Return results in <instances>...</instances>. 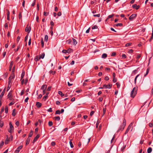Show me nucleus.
<instances>
[{
    "label": "nucleus",
    "instance_id": "1",
    "mask_svg": "<svg viewBox=\"0 0 153 153\" xmlns=\"http://www.w3.org/2000/svg\"><path fill=\"white\" fill-rule=\"evenodd\" d=\"M126 121L125 119H124L123 120V122L122 123V125L120 126L119 128L118 129L117 132H119L120 131H123L125 126H126Z\"/></svg>",
    "mask_w": 153,
    "mask_h": 153
},
{
    "label": "nucleus",
    "instance_id": "2",
    "mask_svg": "<svg viewBox=\"0 0 153 153\" xmlns=\"http://www.w3.org/2000/svg\"><path fill=\"white\" fill-rule=\"evenodd\" d=\"M137 88L134 87L132 90L131 94V97L134 98L137 94Z\"/></svg>",
    "mask_w": 153,
    "mask_h": 153
},
{
    "label": "nucleus",
    "instance_id": "3",
    "mask_svg": "<svg viewBox=\"0 0 153 153\" xmlns=\"http://www.w3.org/2000/svg\"><path fill=\"white\" fill-rule=\"evenodd\" d=\"M9 126L10 128V129L8 130V131L9 132L11 133L13 132V127L11 122H10L9 123Z\"/></svg>",
    "mask_w": 153,
    "mask_h": 153
},
{
    "label": "nucleus",
    "instance_id": "4",
    "mask_svg": "<svg viewBox=\"0 0 153 153\" xmlns=\"http://www.w3.org/2000/svg\"><path fill=\"white\" fill-rule=\"evenodd\" d=\"M134 123V122H131L128 126V127L127 129L126 130L129 131L130 130V129L132 128L131 129V131L133 129V127L132 126Z\"/></svg>",
    "mask_w": 153,
    "mask_h": 153
},
{
    "label": "nucleus",
    "instance_id": "5",
    "mask_svg": "<svg viewBox=\"0 0 153 153\" xmlns=\"http://www.w3.org/2000/svg\"><path fill=\"white\" fill-rule=\"evenodd\" d=\"M112 84H108L107 85H106V84H104L103 86V88H108V89H110L111 88V87L112 86Z\"/></svg>",
    "mask_w": 153,
    "mask_h": 153
},
{
    "label": "nucleus",
    "instance_id": "6",
    "mask_svg": "<svg viewBox=\"0 0 153 153\" xmlns=\"http://www.w3.org/2000/svg\"><path fill=\"white\" fill-rule=\"evenodd\" d=\"M28 25H27V27H26L25 28V30L26 32H28V33H29L31 30V27L30 26L28 27Z\"/></svg>",
    "mask_w": 153,
    "mask_h": 153
},
{
    "label": "nucleus",
    "instance_id": "7",
    "mask_svg": "<svg viewBox=\"0 0 153 153\" xmlns=\"http://www.w3.org/2000/svg\"><path fill=\"white\" fill-rule=\"evenodd\" d=\"M136 16H137V14H132L129 17V19L130 20H131L134 18L136 17Z\"/></svg>",
    "mask_w": 153,
    "mask_h": 153
},
{
    "label": "nucleus",
    "instance_id": "8",
    "mask_svg": "<svg viewBox=\"0 0 153 153\" xmlns=\"http://www.w3.org/2000/svg\"><path fill=\"white\" fill-rule=\"evenodd\" d=\"M15 75L14 73H12V74L9 77L8 80H11L14 78Z\"/></svg>",
    "mask_w": 153,
    "mask_h": 153
},
{
    "label": "nucleus",
    "instance_id": "9",
    "mask_svg": "<svg viewBox=\"0 0 153 153\" xmlns=\"http://www.w3.org/2000/svg\"><path fill=\"white\" fill-rule=\"evenodd\" d=\"M40 137V135H39V134H38L36 136V137L34 138V140H33V143H34L38 139L39 137Z\"/></svg>",
    "mask_w": 153,
    "mask_h": 153
},
{
    "label": "nucleus",
    "instance_id": "10",
    "mask_svg": "<svg viewBox=\"0 0 153 153\" xmlns=\"http://www.w3.org/2000/svg\"><path fill=\"white\" fill-rule=\"evenodd\" d=\"M22 147L23 146H19L18 148H17V149L15 150V153H18L20 151L19 150L22 149Z\"/></svg>",
    "mask_w": 153,
    "mask_h": 153
},
{
    "label": "nucleus",
    "instance_id": "11",
    "mask_svg": "<svg viewBox=\"0 0 153 153\" xmlns=\"http://www.w3.org/2000/svg\"><path fill=\"white\" fill-rule=\"evenodd\" d=\"M5 91V88H4L3 90V91L1 93V95H0V100H1L2 97H3V96H4V94Z\"/></svg>",
    "mask_w": 153,
    "mask_h": 153
},
{
    "label": "nucleus",
    "instance_id": "12",
    "mask_svg": "<svg viewBox=\"0 0 153 153\" xmlns=\"http://www.w3.org/2000/svg\"><path fill=\"white\" fill-rule=\"evenodd\" d=\"M47 88V85H42L41 87V89L42 90H46Z\"/></svg>",
    "mask_w": 153,
    "mask_h": 153
},
{
    "label": "nucleus",
    "instance_id": "13",
    "mask_svg": "<svg viewBox=\"0 0 153 153\" xmlns=\"http://www.w3.org/2000/svg\"><path fill=\"white\" fill-rule=\"evenodd\" d=\"M10 140V138H9L8 136H7V137L5 140V144H7L8 143V142Z\"/></svg>",
    "mask_w": 153,
    "mask_h": 153
},
{
    "label": "nucleus",
    "instance_id": "14",
    "mask_svg": "<svg viewBox=\"0 0 153 153\" xmlns=\"http://www.w3.org/2000/svg\"><path fill=\"white\" fill-rule=\"evenodd\" d=\"M132 7L134 8H135L136 10H138L140 8V6L137 5L136 4H134L132 5Z\"/></svg>",
    "mask_w": 153,
    "mask_h": 153
},
{
    "label": "nucleus",
    "instance_id": "15",
    "mask_svg": "<svg viewBox=\"0 0 153 153\" xmlns=\"http://www.w3.org/2000/svg\"><path fill=\"white\" fill-rule=\"evenodd\" d=\"M36 105L38 108H40L42 106V104L41 103H40L39 102H36Z\"/></svg>",
    "mask_w": 153,
    "mask_h": 153
},
{
    "label": "nucleus",
    "instance_id": "16",
    "mask_svg": "<svg viewBox=\"0 0 153 153\" xmlns=\"http://www.w3.org/2000/svg\"><path fill=\"white\" fill-rule=\"evenodd\" d=\"M30 138L28 137L26 141V143L25 145H27L28 144H29L30 141Z\"/></svg>",
    "mask_w": 153,
    "mask_h": 153
},
{
    "label": "nucleus",
    "instance_id": "17",
    "mask_svg": "<svg viewBox=\"0 0 153 153\" xmlns=\"http://www.w3.org/2000/svg\"><path fill=\"white\" fill-rule=\"evenodd\" d=\"M53 119L59 121L60 120V117L59 116H56L54 117Z\"/></svg>",
    "mask_w": 153,
    "mask_h": 153
},
{
    "label": "nucleus",
    "instance_id": "18",
    "mask_svg": "<svg viewBox=\"0 0 153 153\" xmlns=\"http://www.w3.org/2000/svg\"><path fill=\"white\" fill-rule=\"evenodd\" d=\"M13 61L11 62L10 63V68H9V71H10L11 70L13 66Z\"/></svg>",
    "mask_w": 153,
    "mask_h": 153
},
{
    "label": "nucleus",
    "instance_id": "19",
    "mask_svg": "<svg viewBox=\"0 0 153 153\" xmlns=\"http://www.w3.org/2000/svg\"><path fill=\"white\" fill-rule=\"evenodd\" d=\"M72 140V139L70 140V141L69 142V143L70 145V146L71 148H73L74 147V145L73 144L72 142L71 141Z\"/></svg>",
    "mask_w": 153,
    "mask_h": 153
},
{
    "label": "nucleus",
    "instance_id": "20",
    "mask_svg": "<svg viewBox=\"0 0 153 153\" xmlns=\"http://www.w3.org/2000/svg\"><path fill=\"white\" fill-rule=\"evenodd\" d=\"M12 94L11 93V91H10L8 94L7 95V98H8L10 97H12Z\"/></svg>",
    "mask_w": 153,
    "mask_h": 153
},
{
    "label": "nucleus",
    "instance_id": "21",
    "mask_svg": "<svg viewBox=\"0 0 153 153\" xmlns=\"http://www.w3.org/2000/svg\"><path fill=\"white\" fill-rule=\"evenodd\" d=\"M45 55L44 53H42L39 56V57H40V59H43Z\"/></svg>",
    "mask_w": 153,
    "mask_h": 153
},
{
    "label": "nucleus",
    "instance_id": "22",
    "mask_svg": "<svg viewBox=\"0 0 153 153\" xmlns=\"http://www.w3.org/2000/svg\"><path fill=\"white\" fill-rule=\"evenodd\" d=\"M33 131L32 130H31L30 132V133L29 134L28 137L30 138V137H32V135H33Z\"/></svg>",
    "mask_w": 153,
    "mask_h": 153
},
{
    "label": "nucleus",
    "instance_id": "23",
    "mask_svg": "<svg viewBox=\"0 0 153 153\" xmlns=\"http://www.w3.org/2000/svg\"><path fill=\"white\" fill-rule=\"evenodd\" d=\"M40 59V57H39L38 56H36L35 59V60L36 61H37L38 60H39Z\"/></svg>",
    "mask_w": 153,
    "mask_h": 153
},
{
    "label": "nucleus",
    "instance_id": "24",
    "mask_svg": "<svg viewBox=\"0 0 153 153\" xmlns=\"http://www.w3.org/2000/svg\"><path fill=\"white\" fill-rule=\"evenodd\" d=\"M41 42L42 45V48H43L44 47V43L43 42V38H41Z\"/></svg>",
    "mask_w": 153,
    "mask_h": 153
},
{
    "label": "nucleus",
    "instance_id": "25",
    "mask_svg": "<svg viewBox=\"0 0 153 153\" xmlns=\"http://www.w3.org/2000/svg\"><path fill=\"white\" fill-rule=\"evenodd\" d=\"M58 93L59 95H60L61 97H63L65 95V94H63L62 92L61 91H58Z\"/></svg>",
    "mask_w": 153,
    "mask_h": 153
},
{
    "label": "nucleus",
    "instance_id": "26",
    "mask_svg": "<svg viewBox=\"0 0 153 153\" xmlns=\"http://www.w3.org/2000/svg\"><path fill=\"white\" fill-rule=\"evenodd\" d=\"M152 148L151 147L149 148L147 150L148 153H150L152 151Z\"/></svg>",
    "mask_w": 153,
    "mask_h": 153
},
{
    "label": "nucleus",
    "instance_id": "27",
    "mask_svg": "<svg viewBox=\"0 0 153 153\" xmlns=\"http://www.w3.org/2000/svg\"><path fill=\"white\" fill-rule=\"evenodd\" d=\"M72 40L73 41V44L75 45H76L77 44V42L76 40L74 38H73Z\"/></svg>",
    "mask_w": 153,
    "mask_h": 153
},
{
    "label": "nucleus",
    "instance_id": "28",
    "mask_svg": "<svg viewBox=\"0 0 153 153\" xmlns=\"http://www.w3.org/2000/svg\"><path fill=\"white\" fill-rule=\"evenodd\" d=\"M107 54L106 53H103L102 54V57L103 58H105L107 57Z\"/></svg>",
    "mask_w": 153,
    "mask_h": 153
},
{
    "label": "nucleus",
    "instance_id": "29",
    "mask_svg": "<svg viewBox=\"0 0 153 153\" xmlns=\"http://www.w3.org/2000/svg\"><path fill=\"white\" fill-rule=\"evenodd\" d=\"M15 109H14L13 110L12 115L13 116V117H14L16 115V113L15 112Z\"/></svg>",
    "mask_w": 153,
    "mask_h": 153
},
{
    "label": "nucleus",
    "instance_id": "30",
    "mask_svg": "<svg viewBox=\"0 0 153 153\" xmlns=\"http://www.w3.org/2000/svg\"><path fill=\"white\" fill-rule=\"evenodd\" d=\"M123 25L122 23H117V24H115V26L117 27H118V26L121 27V26H123Z\"/></svg>",
    "mask_w": 153,
    "mask_h": 153
},
{
    "label": "nucleus",
    "instance_id": "31",
    "mask_svg": "<svg viewBox=\"0 0 153 153\" xmlns=\"http://www.w3.org/2000/svg\"><path fill=\"white\" fill-rule=\"evenodd\" d=\"M149 69L148 68L147 69L146 73V74L145 75H144V76H146L148 74V73L149 72Z\"/></svg>",
    "mask_w": 153,
    "mask_h": 153
},
{
    "label": "nucleus",
    "instance_id": "32",
    "mask_svg": "<svg viewBox=\"0 0 153 153\" xmlns=\"http://www.w3.org/2000/svg\"><path fill=\"white\" fill-rule=\"evenodd\" d=\"M60 113H61L59 110H56L55 112L56 114H59Z\"/></svg>",
    "mask_w": 153,
    "mask_h": 153
},
{
    "label": "nucleus",
    "instance_id": "33",
    "mask_svg": "<svg viewBox=\"0 0 153 153\" xmlns=\"http://www.w3.org/2000/svg\"><path fill=\"white\" fill-rule=\"evenodd\" d=\"M8 75V73L6 72L4 74V75L3 76L4 77V78H5L7 77Z\"/></svg>",
    "mask_w": 153,
    "mask_h": 153
},
{
    "label": "nucleus",
    "instance_id": "34",
    "mask_svg": "<svg viewBox=\"0 0 153 153\" xmlns=\"http://www.w3.org/2000/svg\"><path fill=\"white\" fill-rule=\"evenodd\" d=\"M106 108H103V114L102 115V116H103L104 115V114H105V112H106Z\"/></svg>",
    "mask_w": 153,
    "mask_h": 153
},
{
    "label": "nucleus",
    "instance_id": "35",
    "mask_svg": "<svg viewBox=\"0 0 153 153\" xmlns=\"http://www.w3.org/2000/svg\"><path fill=\"white\" fill-rule=\"evenodd\" d=\"M48 39V36L47 35H46L45 36L44 40L45 41H47Z\"/></svg>",
    "mask_w": 153,
    "mask_h": 153
},
{
    "label": "nucleus",
    "instance_id": "36",
    "mask_svg": "<svg viewBox=\"0 0 153 153\" xmlns=\"http://www.w3.org/2000/svg\"><path fill=\"white\" fill-rule=\"evenodd\" d=\"M25 75V72H22V73L21 75V79H23V78L24 76Z\"/></svg>",
    "mask_w": 153,
    "mask_h": 153
},
{
    "label": "nucleus",
    "instance_id": "37",
    "mask_svg": "<svg viewBox=\"0 0 153 153\" xmlns=\"http://www.w3.org/2000/svg\"><path fill=\"white\" fill-rule=\"evenodd\" d=\"M20 48V46L19 45L17 46V48L16 49H15V50H14L15 51V52H16L17 51H18L19 50Z\"/></svg>",
    "mask_w": 153,
    "mask_h": 153
},
{
    "label": "nucleus",
    "instance_id": "38",
    "mask_svg": "<svg viewBox=\"0 0 153 153\" xmlns=\"http://www.w3.org/2000/svg\"><path fill=\"white\" fill-rule=\"evenodd\" d=\"M5 113L7 114V113L8 112V107L7 106H6L5 107Z\"/></svg>",
    "mask_w": 153,
    "mask_h": 153
},
{
    "label": "nucleus",
    "instance_id": "39",
    "mask_svg": "<svg viewBox=\"0 0 153 153\" xmlns=\"http://www.w3.org/2000/svg\"><path fill=\"white\" fill-rule=\"evenodd\" d=\"M3 126V121H1V120H0V126L1 127Z\"/></svg>",
    "mask_w": 153,
    "mask_h": 153
},
{
    "label": "nucleus",
    "instance_id": "40",
    "mask_svg": "<svg viewBox=\"0 0 153 153\" xmlns=\"http://www.w3.org/2000/svg\"><path fill=\"white\" fill-rule=\"evenodd\" d=\"M53 123L52 121H49L48 122V125L49 126H51L53 125Z\"/></svg>",
    "mask_w": 153,
    "mask_h": 153
},
{
    "label": "nucleus",
    "instance_id": "41",
    "mask_svg": "<svg viewBox=\"0 0 153 153\" xmlns=\"http://www.w3.org/2000/svg\"><path fill=\"white\" fill-rule=\"evenodd\" d=\"M50 74H52V75H54L55 73V72L54 71H52V70H51L49 72Z\"/></svg>",
    "mask_w": 153,
    "mask_h": 153
},
{
    "label": "nucleus",
    "instance_id": "42",
    "mask_svg": "<svg viewBox=\"0 0 153 153\" xmlns=\"http://www.w3.org/2000/svg\"><path fill=\"white\" fill-rule=\"evenodd\" d=\"M93 16L94 17H99L100 16V14H94Z\"/></svg>",
    "mask_w": 153,
    "mask_h": 153
},
{
    "label": "nucleus",
    "instance_id": "43",
    "mask_svg": "<svg viewBox=\"0 0 153 153\" xmlns=\"http://www.w3.org/2000/svg\"><path fill=\"white\" fill-rule=\"evenodd\" d=\"M67 50V53H70L72 51V50L71 48H69Z\"/></svg>",
    "mask_w": 153,
    "mask_h": 153
},
{
    "label": "nucleus",
    "instance_id": "44",
    "mask_svg": "<svg viewBox=\"0 0 153 153\" xmlns=\"http://www.w3.org/2000/svg\"><path fill=\"white\" fill-rule=\"evenodd\" d=\"M116 84L117 85L118 88H119L120 87V85L119 82H117V83H116Z\"/></svg>",
    "mask_w": 153,
    "mask_h": 153
},
{
    "label": "nucleus",
    "instance_id": "45",
    "mask_svg": "<svg viewBox=\"0 0 153 153\" xmlns=\"http://www.w3.org/2000/svg\"><path fill=\"white\" fill-rule=\"evenodd\" d=\"M139 74H138L135 77V79H134V83L135 84H136V80H137V78L139 76Z\"/></svg>",
    "mask_w": 153,
    "mask_h": 153
},
{
    "label": "nucleus",
    "instance_id": "46",
    "mask_svg": "<svg viewBox=\"0 0 153 153\" xmlns=\"http://www.w3.org/2000/svg\"><path fill=\"white\" fill-rule=\"evenodd\" d=\"M131 44V43H128L126 44L125 45L126 47H128L130 46Z\"/></svg>",
    "mask_w": 153,
    "mask_h": 153
},
{
    "label": "nucleus",
    "instance_id": "47",
    "mask_svg": "<svg viewBox=\"0 0 153 153\" xmlns=\"http://www.w3.org/2000/svg\"><path fill=\"white\" fill-rule=\"evenodd\" d=\"M11 86V85H8V86L7 90V91H8L10 88Z\"/></svg>",
    "mask_w": 153,
    "mask_h": 153
},
{
    "label": "nucleus",
    "instance_id": "48",
    "mask_svg": "<svg viewBox=\"0 0 153 153\" xmlns=\"http://www.w3.org/2000/svg\"><path fill=\"white\" fill-rule=\"evenodd\" d=\"M4 144V142L2 141L1 143H0V148H1Z\"/></svg>",
    "mask_w": 153,
    "mask_h": 153
},
{
    "label": "nucleus",
    "instance_id": "49",
    "mask_svg": "<svg viewBox=\"0 0 153 153\" xmlns=\"http://www.w3.org/2000/svg\"><path fill=\"white\" fill-rule=\"evenodd\" d=\"M117 79L116 78H113V82H115L117 81Z\"/></svg>",
    "mask_w": 153,
    "mask_h": 153
},
{
    "label": "nucleus",
    "instance_id": "50",
    "mask_svg": "<svg viewBox=\"0 0 153 153\" xmlns=\"http://www.w3.org/2000/svg\"><path fill=\"white\" fill-rule=\"evenodd\" d=\"M15 103V102L13 101L11 102L9 104V106H11L13 105Z\"/></svg>",
    "mask_w": 153,
    "mask_h": 153
},
{
    "label": "nucleus",
    "instance_id": "51",
    "mask_svg": "<svg viewBox=\"0 0 153 153\" xmlns=\"http://www.w3.org/2000/svg\"><path fill=\"white\" fill-rule=\"evenodd\" d=\"M98 27L96 25H95L93 26L92 27V29H95L97 28Z\"/></svg>",
    "mask_w": 153,
    "mask_h": 153
},
{
    "label": "nucleus",
    "instance_id": "52",
    "mask_svg": "<svg viewBox=\"0 0 153 153\" xmlns=\"http://www.w3.org/2000/svg\"><path fill=\"white\" fill-rule=\"evenodd\" d=\"M48 13L46 12H44L43 13V15L45 16H47L48 15Z\"/></svg>",
    "mask_w": 153,
    "mask_h": 153
},
{
    "label": "nucleus",
    "instance_id": "53",
    "mask_svg": "<svg viewBox=\"0 0 153 153\" xmlns=\"http://www.w3.org/2000/svg\"><path fill=\"white\" fill-rule=\"evenodd\" d=\"M19 19H21L22 18V14L21 13H20L19 14Z\"/></svg>",
    "mask_w": 153,
    "mask_h": 153
},
{
    "label": "nucleus",
    "instance_id": "54",
    "mask_svg": "<svg viewBox=\"0 0 153 153\" xmlns=\"http://www.w3.org/2000/svg\"><path fill=\"white\" fill-rule=\"evenodd\" d=\"M38 131V128H36L35 129V131H34L35 133L37 134Z\"/></svg>",
    "mask_w": 153,
    "mask_h": 153
},
{
    "label": "nucleus",
    "instance_id": "55",
    "mask_svg": "<svg viewBox=\"0 0 153 153\" xmlns=\"http://www.w3.org/2000/svg\"><path fill=\"white\" fill-rule=\"evenodd\" d=\"M141 56V55L140 54H138L137 55V59H139L140 57Z\"/></svg>",
    "mask_w": 153,
    "mask_h": 153
},
{
    "label": "nucleus",
    "instance_id": "56",
    "mask_svg": "<svg viewBox=\"0 0 153 153\" xmlns=\"http://www.w3.org/2000/svg\"><path fill=\"white\" fill-rule=\"evenodd\" d=\"M55 145H56V143L54 142L53 141L51 142V145L52 146H54Z\"/></svg>",
    "mask_w": 153,
    "mask_h": 153
},
{
    "label": "nucleus",
    "instance_id": "57",
    "mask_svg": "<svg viewBox=\"0 0 153 153\" xmlns=\"http://www.w3.org/2000/svg\"><path fill=\"white\" fill-rule=\"evenodd\" d=\"M114 15V14L109 15L108 16V19H110V18H111Z\"/></svg>",
    "mask_w": 153,
    "mask_h": 153
},
{
    "label": "nucleus",
    "instance_id": "58",
    "mask_svg": "<svg viewBox=\"0 0 153 153\" xmlns=\"http://www.w3.org/2000/svg\"><path fill=\"white\" fill-rule=\"evenodd\" d=\"M16 125L17 126H19V121H17L16 122Z\"/></svg>",
    "mask_w": 153,
    "mask_h": 153
},
{
    "label": "nucleus",
    "instance_id": "59",
    "mask_svg": "<svg viewBox=\"0 0 153 153\" xmlns=\"http://www.w3.org/2000/svg\"><path fill=\"white\" fill-rule=\"evenodd\" d=\"M122 57L124 58H126V56L125 54H123L122 56Z\"/></svg>",
    "mask_w": 153,
    "mask_h": 153
},
{
    "label": "nucleus",
    "instance_id": "60",
    "mask_svg": "<svg viewBox=\"0 0 153 153\" xmlns=\"http://www.w3.org/2000/svg\"><path fill=\"white\" fill-rule=\"evenodd\" d=\"M99 121L98 120H97V123H96V128L98 127L99 124Z\"/></svg>",
    "mask_w": 153,
    "mask_h": 153
},
{
    "label": "nucleus",
    "instance_id": "61",
    "mask_svg": "<svg viewBox=\"0 0 153 153\" xmlns=\"http://www.w3.org/2000/svg\"><path fill=\"white\" fill-rule=\"evenodd\" d=\"M47 111L48 112H52V108H50L49 109H48L47 110Z\"/></svg>",
    "mask_w": 153,
    "mask_h": 153
},
{
    "label": "nucleus",
    "instance_id": "62",
    "mask_svg": "<svg viewBox=\"0 0 153 153\" xmlns=\"http://www.w3.org/2000/svg\"><path fill=\"white\" fill-rule=\"evenodd\" d=\"M62 52L63 53H67V50H63Z\"/></svg>",
    "mask_w": 153,
    "mask_h": 153
},
{
    "label": "nucleus",
    "instance_id": "63",
    "mask_svg": "<svg viewBox=\"0 0 153 153\" xmlns=\"http://www.w3.org/2000/svg\"><path fill=\"white\" fill-rule=\"evenodd\" d=\"M28 38V35H27L25 37V41H26L27 40Z\"/></svg>",
    "mask_w": 153,
    "mask_h": 153
},
{
    "label": "nucleus",
    "instance_id": "64",
    "mask_svg": "<svg viewBox=\"0 0 153 153\" xmlns=\"http://www.w3.org/2000/svg\"><path fill=\"white\" fill-rule=\"evenodd\" d=\"M94 111H92L90 113V115L91 116L94 113Z\"/></svg>",
    "mask_w": 153,
    "mask_h": 153
}]
</instances>
